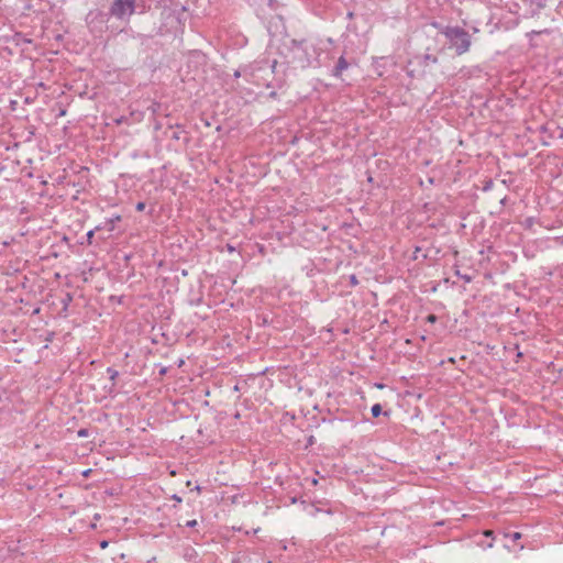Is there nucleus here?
<instances>
[{"mask_svg": "<svg viewBox=\"0 0 563 563\" xmlns=\"http://www.w3.org/2000/svg\"><path fill=\"white\" fill-rule=\"evenodd\" d=\"M135 0H113L111 13L117 18L130 16L134 13Z\"/></svg>", "mask_w": 563, "mask_h": 563, "instance_id": "obj_1", "label": "nucleus"}, {"mask_svg": "<svg viewBox=\"0 0 563 563\" xmlns=\"http://www.w3.org/2000/svg\"><path fill=\"white\" fill-rule=\"evenodd\" d=\"M452 46L455 48L459 55L464 54L471 46L470 35L465 32L452 43Z\"/></svg>", "mask_w": 563, "mask_h": 563, "instance_id": "obj_2", "label": "nucleus"}, {"mask_svg": "<svg viewBox=\"0 0 563 563\" xmlns=\"http://www.w3.org/2000/svg\"><path fill=\"white\" fill-rule=\"evenodd\" d=\"M464 33L465 31L460 27H446L443 31V34L451 42V44Z\"/></svg>", "mask_w": 563, "mask_h": 563, "instance_id": "obj_3", "label": "nucleus"}, {"mask_svg": "<svg viewBox=\"0 0 563 563\" xmlns=\"http://www.w3.org/2000/svg\"><path fill=\"white\" fill-rule=\"evenodd\" d=\"M347 68V63L344 57H340L336 68H335V75L339 76L344 69Z\"/></svg>", "mask_w": 563, "mask_h": 563, "instance_id": "obj_4", "label": "nucleus"}, {"mask_svg": "<svg viewBox=\"0 0 563 563\" xmlns=\"http://www.w3.org/2000/svg\"><path fill=\"white\" fill-rule=\"evenodd\" d=\"M382 413V406L379 404H375L373 407H372V415L373 417H378L379 415Z\"/></svg>", "mask_w": 563, "mask_h": 563, "instance_id": "obj_5", "label": "nucleus"}, {"mask_svg": "<svg viewBox=\"0 0 563 563\" xmlns=\"http://www.w3.org/2000/svg\"><path fill=\"white\" fill-rule=\"evenodd\" d=\"M78 437H80V438L88 437V430L87 429H80L78 431Z\"/></svg>", "mask_w": 563, "mask_h": 563, "instance_id": "obj_6", "label": "nucleus"}, {"mask_svg": "<svg viewBox=\"0 0 563 563\" xmlns=\"http://www.w3.org/2000/svg\"><path fill=\"white\" fill-rule=\"evenodd\" d=\"M135 208H136L137 211L141 212V211H143L145 209V203L144 202H137Z\"/></svg>", "mask_w": 563, "mask_h": 563, "instance_id": "obj_7", "label": "nucleus"}, {"mask_svg": "<svg viewBox=\"0 0 563 563\" xmlns=\"http://www.w3.org/2000/svg\"><path fill=\"white\" fill-rule=\"evenodd\" d=\"M483 534H484L485 537H488V538H494V531H493V530H485V531L483 532Z\"/></svg>", "mask_w": 563, "mask_h": 563, "instance_id": "obj_8", "label": "nucleus"}, {"mask_svg": "<svg viewBox=\"0 0 563 563\" xmlns=\"http://www.w3.org/2000/svg\"><path fill=\"white\" fill-rule=\"evenodd\" d=\"M428 322L434 323L437 321V317L434 314H429L427 317Z\"/></svg>", "mask_w": 563, "mask_h": 563, "instance_id": "obj_9", "label": "nucleus"}, {"mask_svg": "<svg viewBox=\"0 0 563 563\" xmlns=\"http://www.w3.org/2000/svg\"><path fill=\"white\" fill-rule=\"evenodd\" d=\"M511 538H512L514 541H517V540H519L521 538V533L520 532H514L511 534Z\"/></svg>", "mask_w": 563, "mask_h": 563, "instance_id": "obj_10", "label": "nucleus"}, {"mask_svg": "<svg viewBox=\"0 0 563 563\" xmlns=\"http://www.w3.org/2000/svg\"><path fill=\"white\" fill-rule=\"evenodd\" d=\"M92 238H93V231H89V232L87 233V239H88V243H89V244H91V242H92Z\"/></svg>", "mask_w": 563, "mask_h": 563, "instance_id": "obj_11", "label": "nucleus"}, {"mask_svg": "<svg viewBox=\"0 0 563 563\" xmlns=\"http://www.w3.org/2000/svg\"><path fill=\"white\" fill-rule=\"evenodd\" d=\"M197 525V520L196 519H192V520H189L186 522V526L187 527H195Z\"/></svg>", "mask_w": 563, "mask_h": 563, "instance_id": "obj_12", "label": "nucleus"}, {"mask_svg": "<svg viewBox=\"0 0 563 563\" xmlns=\"http://www.w3.org/2000/svg\"><path fill=\"white\" fill-rule=\"evenodd\" d=\"M108 544H109L108 541H102L100 543V547H101V549H106L108 547Z\"/></svg>", "mask_w": 563, "mask_h": 563, "instance_id": "obj_13", "label": "nucleus"}, {"mask_svg": "<svg viewBox=\"0 0 563 563\" xmlns=\"http://www.w3.org/2000/svg\"><path fill=\"white\" fill-rule=\"evenodd\" d=\"M376 388L383 389L385 386L383 384H375Z\"/></svg>", "mask_w": 563, "mask_h": 563, "instance_id": "obj_14", "label": "nucleus"}]
</instances>
